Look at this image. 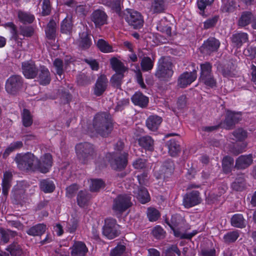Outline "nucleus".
<instances>
[{"label": "nucleus", "instance_id": "f257e3e1", "mask_svg": "<svg viewBox=\"0 0 256 256\" xmlns=\"http://www.w3.org/2000/svg\"><path fill=\"white\" fill-rule=\"evenodd\" d=\"M124 143L118 141L114 146V152L106 154V158L112 168L116 170L124 169L128 163V154L122 151Z\"/></svg>", "mask_w": 256, "mask_h": 256}, {"label": "nucleus", "instance_id": "f03ea898", "mask_svg": "<svg viewBox=\"0 0 256 256\" xmlns=\"http://www.w3.org/2000/svg\"><path fill=\"white\" fill-rule=\"evenodd\" d=\"M111 118L106 113L97 114L94 118L93 128L96 133L106 136L112 130Z\"/></svg>", "mask_w": 256, "mask_h": 256}, {"label": "nucleus", "instance_id": "7ed1b4c3", "mask_svg": "<svg viewBox=\"0 0 256 256\" xmlns=\"http://www.w3.org/2000/svg\"><path fill=\"white\" fill-rule=\"evenodd\" d=\"M15 160L20 170H35L36 158L32 154H18Z\"/></svg>", "mask_w": 256, "mask_h": 256}, {"label": "nucleus", "instance_id": "20e7f679", "mask_svg": "<svg viewBox=\"0 0 256 256\" xmlns=\"http://www.w3.org/2000/svg\"><path fill=\"white\" fill-rule=\"evenodd\" d=\"M172 74L171 62L166 58H161L158 62V66L156 73V76L162 80H166L170 78Z\"/></svg>", "mask_w": 256, "mask_h": 256}, {"label": "nucleus", "instance_id": "39448f33", "mask_svg": "<svg viewBox=\"0 0 256 256\" xmlns=\"http://www.w3.org/2000/svg\"><path fill=\"white\" fill-rule=\"evenodd\" d=\"M132 180H126L125 182L126 188L129 190H133L132 192L136 195L138 200L142 204H144L150 200V196L145 188H138L133 184Z\"/></svg>", "mask_w": 256, "mask_h": 256}, {"label": "nucleus", "instance_id": "423d86ee", "mask_svg": "<svg viewBox=\"0 0 256 256\" xmlns=\"http://www.w3.org/2000/svg\"><path fill=\"white\" fill-rule=\"evenodd\" d=\"M126 20L134 28H140L144 24V20L140 14L138 12L129 10L125 17Z\"/></svg>", "mask_w": 256, "mask_h": 256}, {"label": "nucleus", "instance_id": "0eeeda50", "mask_svg": "<svg viewBox=\"0 0 256 256\" xmlns=\"http://www.w3.org/2000/svg\"><path fill=\"white\" fill-rule=\"evenodd\" d=\"M52 164V156L50 154L43 155L39 160L36 158L35 170H38L42 173H46L51 168Z\"/></svg>", "mask_w": 256, "mask_h": 256}, {"label": "nucleus", "instance_id": "6e6552de", "mask_svg": "<svg viewBox=\"0 0 256 256\" xmlns=\"http://www.w3.org/2000/svg\"><path fill=\"white\" fill-rule=\"evenodd\" d=\"M131 197L129 195H120L114 201L113 208L115 211L122 212L130 206Z\"/></svg>", "mask_w": 256, "mask_h": 256}, {"label": "nucleus", "instance_id": "1a4fd4ad", "mask_svg": "<svg viewBox=\"0 0 256 256\" xmlns=\"http://www.w3.org/2000/svg\"><path fill=\"white\" fill-rule=\"evenodd\" d=\"M76 151L78 158L84 160L92 154L94 148L90 143H80L76 146Z\"/></svg>", "mask_w": 256, "mask_h": 256}, {"label": "nucleus", "instance_id": "9d476101", "mask_svg": "<svg viewBox=\"0 0 256 256\" xmlns=\"http://www.w3.org/2000/svg\"><path fill=\"white\" fill-rule=\"evenodd\" d=\"M174 169V164L172 161L168 160L165 162L160 167V169L158 166L154 168V176L156 178H165L170 175Z\"/></svg>", "mask_w": 256, "mask_h": 256}, {"label": "nucleus", "instance_id": "9b49d317", "mask_svg": "<svg viewBox=\"0 0 256 256\" xmlns=\"http://www.w3.org/2000/svg\"><path fill=\"white\" fill-rule=\"evenodd\" d=\"M22 84V78L18 76H14L7 80L6 89L8 92L14 94L20 88Z\"/></svg>", "mask_w": 256, "mask_h": 256}, {"label": "nucleus", "instance_id": "f8f14e48", "mask_svg": "<svg viewBox=\"0 0 256 256\" xmlns=\"http://www.w3.org/2000/svg\"><path fill=\"white\" fill-rule=\"evenodd\" d=\"M197 77L196 70L192 72H185L182 74L178 79V85L180 88H185L194 82Z\"/></svg>", "mask_w": 256, "mask_h": 256}, {"label": "nucleus", "instance_id": "ddd939ff", "mask_svg": "<svg viewBox=\"0 0 256 256\" xmlns=\"http://www.w3.org/2000/svg\"><path fill=\"white\" fill-rule=\"evenodd\" d=\"M200 202V198L198 191H192L187 194L183 198V204L186 208L192 207Z\"/></svg>", "mask_w": 256, "mask_h": 256}, {"label": "nucleus", "instance_id": "4468645a", "mask_svg": "<svg viewBox=\"0 0 256 256\" xmlns=\"http://www.w3.org/2000/svg\"><path fill=\"white\" fill-rule=\"evenodd\" d=\"M22 72L27 78H33L37 74L38 70L33 62H26L22 64Z\"/></svg>", "mask_w": 256, "mask_h": 256}, {"label": "nucleus", "instance_id": "2eb2a0df", "mask_svg": "<svg viewBox=\"0 0 256 256\" xmlns=\"http://www.w3.org/2000/svg\"><path fill=\"white\" fill-rule=\"evenodd\" d=\"M241 118L240 112H235L228 110L226 112V118L224 122L222 124V127L229 129L230 127L238 122Z\"/></svg>", "mask_w": 256, "mask_h": 256}, {"label": "nucleus", "instance_id": "dca6fc26", "mask_svg": "<svg viewBox=\"0 0 256 256\" xmlns=\"http://www.w3.org/2000/svg\"><path fill=\"white\" fill-rule=\"evenodd\" d=\"M88 248L86 244L82 242H77L72 246L71 252L72 256H86Z\"/></svg>", "mask_w": 256, "mask_h": 256}, {"label": "nucleus", "instance_id": "f3484780", "mask_svg": "<svg viewBox=\"0 0 256 256\" xmlns=\"http://www.w3.org/2000/svg\"><path fill=\"white\" fill-rule=\"evenodd\" d=\"M38 81L42 85H46L50 82V76L48 70L44 66H40L38 72Z\"/></svg>", "mask_w": 256, "mask_h": 256}, {"label": "nucleus", "instance_id": "a211bd4d", "mask_svg": "<svg viewBox=\"0 0 256 256\" xmlns=\"http://www.w3.org/2000/svg\"><path fill=\"white\" fill-rule=\"evenodd\" d=\"M219 41L214 38H208L202 46V50L208 54L216 51L220 46Z\"/></svg>", "mask_w": 256, "mask_h": 256}, {"label": "nucleus", "instance_id": "6ab92c4d", "mask_svg": "<svg viewBox=\"0 0 256 256\" xmlns=\"http://www.w3.org/2000/svg\"><path fill=\"white\" fill-rule=\"evenodd\" d=\"M108 82V79L104 76H101L98 78L94 90L96 95L99 96L104 92L106 88Z\"/></svg>", "mask_w": 256, "mask_h": 256}, {"label": "nucleus", "instance_id": "aec40b11", "mask_svg": "<svg viewBox=\"0 0 256 256\" xmlns=\"http://www.w3.org/2000/svg\"><path fill=\"white\" fill-rule=\"evenodd\" d=\"M162 122L161 117L156 116H150L146 121V125L148 128L152 131H156L158 130Z\"/></svg>", "mask_w": 256, "mask_h": 256}, {"label": "nucleus", "instance_id": "412c9836", "mask_svg": "<svg viewBox=\"0 0 256 256\" xmlns=\"http://www.w3.org/2000/svg\"><path fill=\"white\" fill-rule=\"evenodd\" d=\"M102 234L108 239L112 240L119 234V232L116 225H104Z\"/></svg>", "mask_w": 256, "mask_h": 256}, {"label": "nucleus", "instance_id": "4be33fe9", "mask_svg": "<svg viewBox=\"0 0 256 256\" xmlns=\"http://www.w3.org/2000/svg\"><path fill=\"white\" fill-rule=\"evenodd\" d=\"M132 100L134 104L143 108L147 106L148 98L141 92H136L132 97Z\"/></svg>", "mask_w": 256, "mask_h": 256}, {"label": "nucleus", "instance_id": "5701e85b", "mask_svg": "<svg viewBox=\"0 0 256 256\" xmlns=\"http://www.w3.org/2000/svg\"><path fill=\"white\" fill-rule=\"evenodd\" d=\"M168 0H154L151 6V10L154 13H160L166 9Z\"/></svg>", "mask_w": 256, "mask_h": 256}, {"label": "nucleus", "instance_id": "b1692460", "mask_svg": "<svg viewBox=\"0 0 256 256\" xmlns=\"http://www.w3.org/2000/svg\"><path fill=\"white\" fill-rule=\"evenodd\" d=\"M252 162V158L251 154L242 156L236 161V166L238 168L243 169L248 167Z\"/></svg>", "mask_w": 256, "mask_h": 256}, {"label": "nucleus", "instance_id": "393cba45", "mask_svg": "<svg viewBox=\"0 0 256 256\" xmlns=\"http://www.w3.org/2000/svg\"><path fill=\"white\" fill-rule=\"evenodd\" d=\"M106 20V15L105 12L100 10H95L92 14V20L96 26L104 24Z\"/></svg>", "mask_w": 256, "mask_h": 256}, {"label": "nucleus", "instance_id": "a878e982", "mask_svg": "<svg viewBox=\"0 0 256 256\" xmlns=\"http://www.w3.org/2000/svg\"><path fill=\"white\" fill-rule=\"evenodd\" d=\"M248 40V34L244 32L234 34L232 38V44L238 48L241 46L242 44L247 42Z\"/></svg>", "mask_w": 256, "mask_h": 256}, {"label": "nucleus", "instance_id": "bb28decb", "mask_svg": "<svg viewBox=\"0 0 256 256\" xmlns=\"http://www.w3.org/2000/svg\"><path fill=\"white\" fill-rule=\"evenodd\" d=\"M6 250L12 256H20L22 254V250L21 246L16 242H14L9 244Z\"/></svg>", "mask_w": 256, "mask_h": 256}, {"label": "nucleus", "instance_id": "cd10ccee", "mask_svg": "<svg viewBox=\"0 0 256 256\" xmlns=\"http://www.w3.org/2000/svg\"><path fill=\"white\" fill-rule=\"evenodd\" d=\"M78 44L80 46L83 48H87L90 46L91 40L86 31L80 33V38L78 40Z\"/></svg>", "mask_w": 256, "mask_h": 256}, {"label": "nucleus", "instance_id": "c85d7f7f", "mask_svg": "<svg viewBox=\"0 0 256 256\" xmlns=\"http://www.w3.org/2000/svg\"><path fill=\"white\" fill-rule=\"evenodd\" d=\"M12 174L9 172H6L4 174V178L2 182V191L4 195H6L10 187V181Z\"/></svg>", "mask_w": 256, "mask_h": 256}, {"label": "nucleus", "instance_id": "c756f323", "mask_svg": "<svg viewBox=\"0 0 256 256\" xmlns=\"http://www.w3.org/2000/svg\"><path fill=\"white\" fill-rule=\"evenodd\" d=\"M46 226L34 225L26 231V233L32 236H41L45 232Z\"/></svg>", "mask_w": 256, "mask_h": 256}, {"label": "nucleus", "instance_id": "7c9ffc66", "mask_svg": "<svg viewBox=\"0 0 256 256\" xmlns=\"http://www.w3.org/2000/svg\"><path fill=\"white\" fill-rule=\"evenodd\" d=\"M0 234L1 235V240L4 244L8 243L10 238H14L17 236V232L15 231L4 229H0Z\"/></svg>", "mask_w": 256, "mask_h": 256}, {"label": "nucleus", "instance_id": "2f4dec72", "mask_svg": "<svg viewBox=\"0 0 256 256\" xmlns=\"http://www.w3.org/2000/svg\"><path fill=\"white\" fill-rule=\"evenodd\" d=\"M94 42L98 49L102 52L108 53L114 52L112 47L103 39H99L97 42L94 39Z\"/></svg>", "mask_w": 256, "mask_h": 256}, {"label": "nucleus", "instance_id": "473e14b6", "mask_svg": "<svg viewBox=\"0 0 256 256\" xmlns=\"http://www.w3.org/2000/svg\"><path fill=\"white\" fill-rule=\"evenodd\" d=\"M139 144L145 149L152 150L153 149L154 140L150 136L141 137L138 140Z\"/></svg>", "mask_w": 256, "mask_h": 256}, {"label": "nucleus", "instance_id": "72a5a7b5", "mask_svg": "<svg viewBox=\"0 0 256 256\" xmlns=\"http://www.w3.org/2000/svg\"><path fill=\"white\" fill-rule=\"evenodd\" d=\"M72 16H67L62 20L61 24V31L64 34H70L72 30Z\"/></svg>", "mask_w": 256, "mask_h": 256}, {"label": "nucleus", "instance_id": "f704fd0d", "mask_svg": "<svg viewBox=\"0 0 256 256\" xmlns=\"http://www.w3.org/2000/svg\"><path fill=\"white\" fill-rule=\"evenodd\" d=\"M110 64L116 73H124L126 70L123 64L116 58H112Z\"/></svg>", "mask_w": 256, "mask_h": 256}, {"label": "nucleus", "instance_id": "c9c22d12", "mask_svg": "<svg viewBox=\"0 0 256 256\" xmlns=\"http://www.w3.org/2000/svg\"><path fill=\"white\" fill-rule=\"evenodd\" d=\"M46 37L49 39H54L56 36V23L54 20H51L48 24L46 29Z\"/></svg>", "mask_w": 256, "mask_h": 256}, {"label": "nucleus", "instance_id": "e433bc0d", "mask_svg": "<svg viewBox=\"0 0 256 256\" xmlns=\"http://www.w3.org/2000/svg\"><path fill=\"white\" fill-rule=\"evenodd\" d=\"M168 152L172 156H176L180 150L179 144L174 139H172L168 144Z\"/></svg>", "mask_w": 256, "mask_h": 256}, {"label": "nucleus", "instance_id": "4c0bfd02", "mask_svg": "<svg viewBox=\"0 0 256 256\" xmlns=\"http://www.w3.org/2000/svg\"><path fill=\"white\" fill-rule=\"evenodd\" d=\"M40 186L42 190L46 193L52 192L55 188L54 182L48 180L41 181Z\"/></svg>", "mask_w": 256, "mask_h": 256}, {"label": "nucleus", "instance_id": "58836bf2", "mask_svg": "<svg viewBox=\"0 0 256 256\" xmlns=\"http://www.w3.org/2000/svg\"><path fill=\"white\" fill-rule=\"evenodd\" d=\"M168 22L165 19L162 20L157 24L156 28L158 30L165 34L168 36L171 35V28L168 26Z\"/></svg>", "mask_w": 256, "mask_h": 256}, {"label": "nucleus", "instance_id": "ea45409f", "mask_svg": "<svg viewBox=\"0 0 256 256\" xmlns=\"http://www.w3.org/2000/svg\"><path fill=\"white\" fill-rule=\"evenodd\" d=\"M23 144L21 141H16L11 143L6 149L4 153V156H8L12 152L18 150L21 148Z\"/></svg>", "mask_w": 256, "mask_h": 256}, {"label": "nucleus", "instance_id": "a19ab883", "mask_svg": "<svg viewBox=\"0 0 256 256\" xmlns=\"http://www.w3.org/2000/svg\"><path fill=\"white\" fill-rule=\"evenodd\" d=\"M160 212L154 208L150 207L147 210V216L151 222L156 221L160 217Z\"/></svg>", "mask_w": 256, "mask_h": 256}, {"label": "nucleus", "instance_id": "79ce46f5", "mask_svg": "<svg viewBox=\"0 0 256 256\" xmlns=\"http://www.w3.org/2000/svg\"><path fill=\"white\" fill-rule=\"evenodd\" d=\"M200 73L199 80L212 74V65L208 62H204L200 64Z\"/></svg>", "mask_w": 256, "mask_h": 256}, {"label": "nucleus", "instance_id": "37998d69", "mask_svg": "<svg viewBox=\"0 0 256 256\" xmlns=\"http://www.w3.org/2000/svg\"><path fill=\"white\" fill-rule=\"evenodd\" d=\"M252 18V14L250 12H244L238 20V26H244L248 24L251 22Z\"/></svg>", "mask_w": 256, "mask_h": 256}, {"label": "nucleus", "instance_id": "c03bdc74", "mask_svg": "<svg viewBox=\"0 0 256 256\" xmlns=\"http://www.w3.org/2000/svg\"><path fill=\"white\" fill-rule=\"evenodd\" d=\"M234 160L230 156H226L222 160V168L224 172L228 174L230 172L233 166Z\"/></svg>", "mask_w": 256, "mask_h": 256}, {"label": "nucleus", "instance_id": "a18cd8bd", "mask_svg": "<svg viewBox=\"0 0 256 256\" xmlns=\"http://www.w3.org/2000/svg\"><path fill=\"white\" fill-rule=\"evenodd\" d=\"M199 81L210 88H212L216 86V80L214 78L212 74L206 76V77L200 80Z\"/></svg>", "mask_w": 256, "mask_h": 256}, {"label": "nucleus", "instance_id": "49530a36", "mask_svg": "<svg viewBox=\"0 0 256 256\" xmlns=\"http://www.w3.org/2000/svg\"><path fill=\"white\" fill-rule=\"evenodd\" d=\"M18 17L20 20L23 23H32L34 20V16L33 15L30 14L28 13L19 12L18 13Z\"/></svg>", "mask_w": 256, "mask_h": 256}, {"label": "nucleus", "instance_id": "de8ad7c7", "mask_svg": "<svg viewBox=\"0 0 256 256\" xmlns=\"http://www.w3.org/2000/svg\"><path fill=\"white\" fill-rule=\"evenodd\" d=\"M172 230L173 231L174 236L180 239H186V238H184L186 236V232L181 228L178 227L179 225H168Z\"/></svg>", "mask_w": 256, "mask_h": 256}, {"label": "nucleus", "instance_id": "09e8293b", "mask_svg": "<svg viewBox=\"0 0 256 256\" xmlns=\"http://www.w3.org/2000/svg\"><path fill=\"white\" fill-rule=\"evenodd\" d=\"M4 26L8 29L12 34V38L15 41H18V33L16 31V27L12 22H8L4 24Z\"/></svg>", "mask_w": 256, "mask_h": 256}, {"label": "nucleus", "instance_id": "8fccbe9b", "mask_svg": "<svg viewBox=\"0 0 256 256\" xmlns=\"http://www.w3.org/2000/svg\"><path fill=\"white\" fill-rule=\"evenodd\" d=\"M141 66L142 70L148 71L151 70L154 66V63L150 58L144 57L141 62Z\"/></svg>", "mask_w": 256, "mask_h": 256}, {"label": "nucleus", "instance_id": "3c124183", "mask_svg": "<svg viewBox=\"0 0 256 256\" xmlns=\"http://www.w3.org/2000/svg\"><path fill=\"white\" fill-rule=\"evenodd\" d=\"M90 190L92 192L98 190L104 186V182L100 179H92L90 180Z\"/></svg>", "mask_w": 256, "mask_h": 256}, {"label": "nucleus", "instance_id": "603ef678", "mask_svg": "<svg viewBox=\"0 0 256 256\" xmlns=\"http://www.w3.org/2000/svg\"><path fill=\"white\" fill-rule=\"evenodd\" d=\"M22 118L23 124L25 126H28L32 124V117L30 112L28 110L26 109L24 110L22 114Z\"/></svg>", "mask_w": 256, "mask_h": 256}, {"label": "nucleus", "instance_id": "864d4df0", "mask_svg": "<svg viewBox=\"0 0 256 256\" xmlns=\"http://www.w3.org/2000/svg\"><path fill=\"white\" fill-rule=\"evenodd\" d=\"M239 234L237 232L232 231L228 232L224 236V239L226 242H234L238 238Z\"/></svg>", "mask_w": 256, "mask_h": 256}, {"label": "nucleus", "instance_id": "5fc2aeb1", "mask_svg": "<svg viewBox=\"0 0 256 256\" xmlns=\"http://www.w3.org/2000/svg\"><path fill=\"white\" fill-rule=\"evenodd\" d=\"M166 232L160 225H157L153 229L152 234L153 236L156 239H162L164 237Z\"/></svg>", "mask_w": 256, "mask_h": 256}, {"label": "nucleus", "instance_id": "6e6d98bb", "mask_svg": "<svg viewBox=\"0 0 256 256\" xmlns=\"http://www.w3.org/2000/svg\"><path fill=\"white\" fill-rule=\"evenodd\" d=\"M88 200V196L86 194V191H80L79 192L78 198L77 202L78 204L80 207H83L85 206L86 202Z\"/></svg>", "mask_w": 256, "mask_h": 256}, {"label": "nucleus", "instance_id": "4d7b16f0", "mask_svg": "<svg viewBox=\"0 0 256 256\" xmlns=\"http://www.w3.org/2000/svg\"><path fill=\"white\" fill-rule=\"evenodd\" d=\"M133 166L134 168L138 170L148 168L149 166L146 164V161L144 159L138 158L134 160L132 163Z\"/></svg>", "mask_w": 256, "mask_h": 256}, {"label": "nucleus", "instance_id": "13d9d810", "mask_svg": "<svg viewBox=\"0 0 256 256\" xmlns=\"http://www.w3.org/2000/svg\"><path fill=\"white\" fill-rule=\"evenodd\" d=\"M123 77L124 73H116L112 76L110 81L114 86L118 87L120 86Z\"/></svg>", "mask_w": 256, "mask_h": 256}, {"label": "nucleus", "instance_id": "bf43d9fd", "mask_svg": "<svg viewBox=\"0 0 256 256\" xmlns=\"http://www.w3.org/2000/svg\"><path fill=\"white\" fill-rule=\"evenodd\" d=\"M244 54L248 58L252 60L256 57V48L252 46L248 47L244 50Z\"/></svg>", "mask_w": 256, "mask_h": 256}, {"label": "nucleus", "instance_id": "052dcab7", "mask_svg": "<svg viewBox=\"0 0 256 256\" xmlns=\"http://www.w3.org/2000/svg\"><path fill=\"white\" fill-rule=\"evenodd\" d=\"M233 135L236 140L240 141L244 140L247 136L246 132L242 129L235 130Z\"/></svg>", "mask_w": 256, "mask_h": 256}, {"label": "nucleus", "instance_id": "680f3d73", "mask_svg": "<svg viewBox=\"0 0 256 256\" xmlns=\"http://www.w3.org/2000/svg\"><path fill=\"white\" fill-rule=\"evenodd\" d=\"M126 250L124 245H119L116 246L110 252L112 256H120Z\"/></svg>", "mask_w": 256, "mask_h": 256}, {"label": "nucleus", "instance_id": "e2e57ef3", "mask_svg": "<svg viewBox=\"0 0 256 256\" xmlns=\"http://www.w3.org/2000/svg\"><path fill=\"white\" fill-rule=\"evenodd\" d=\"M54 66L56 68V74L61 78V76L63 74L62 62L58 58L56 59L54 62Z\"/></svg>", "mask_w": 256, "mask_h": 256}, {"label": "nucleus", "instance_id": "0e129e2a", "mask_svg": "<svg viewBox=\"0 0 256 256\" xmlns=\"http://www.w3.org/2000/svg\"><path fill=\"white\" fill-rule=\"evenodd\" d=\"M218 20V16H216L209 18L204 22V28H209L214 26L217 22Z\"/></svg>", "mask_w": 256, "mask_h": 256}, {"label": "nucleus", "instance_id": "69168bd1", "mask_svg": "<svg viewBox=\"0 0 256 256\" xmlns=\"http://www.w3.org/2000/svg\"><path fill=\"white\" fill-rule=\"evenodd\" d=\"M244 219L242 214H234L231 218V224H243Z\"/></svg>", "mask_w": 256, "mask_h": 256}, {"label": "nucleus", "instance_id": "338daca9", "mask_svg": "<svg viewBox=\"0 0 256 256\" xmlns=\"http://www.w3.org/2000/svg\"><path fill=\"white\" fill-rule=\"evenodd\" d=\"M51 10L50 2L49 0H44L42 6V14L46 16L49 14Z\"/></svg>", "mask_w": 256, "mask_h": 256}, {"label": "nucleus", "instance_id": "774afa93", "mask_svg": "<svg viewBox=\"0 0 256 256\" xmlns=\"http://www.w3.org/2000/svg\"><path fill=\"white\" fill-rule=\"evenodd\" d=\"M176 254L180 255V252L176 246H172L166 250L165 256H176Z\"/></svg>", "mask_w": 256, "mask_h": 256}]
</instances>
